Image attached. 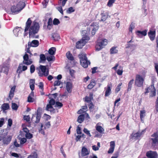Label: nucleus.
<instances>
[{
    "label": "nucleus",
    "mask_w": 158,
    "mask_h": 158,
    "mask_svg": "<svg viewBox=\"0 0 158 158\" xmlns=\"http://www.w3.org/2000/svg\"><path fill=\"white\" fill-rule=\"evenodd\" d=\"M9 69V67L3 64L0 66V73H3L7 75Z\"/></svg>",
    "instance_id": "obj_12"
},
{
    "label": "nucleus",
    "mask_w": 158,
    "mask_h": 158,
    "mask_svg": "<svg viewBox=\"0 0 158 158\" xmlns=\"http://www.w3.org/2000/svg\"><path fill=\"white\" fill-rule=\"evenodd\" d=\"M23 9V8H19L17 5L16 6L15 5L13 6L11 8V12L13 13H15V14H17L19 13V11Z\"/></svg>",
    "instance_id": "obj_17"
},
{
    "label": "nucleus",
    "mask_w": 158,
    "mask_h": 158,
    "mask_svg": "<svg viewBox=\"0 0 158 158\" xmlns=\"http://www.w3.org/2000/svg\"><path fill=\"white\" fill-rule=\"evenodd\" d=\"M146 111L145 110H143L140 111L139 114L141 120L142 122L143 121V119L144 117H145L146 115Z\"/></svg>",
    "instance_id": "obj_31"
},
{
    "label": "nucleus",
    "mask_w": 158,
    "mask_h": 158,
    "mask_svg": "<svg viewBox=\"0 0 158 158\" xmlns=\"http://www.w3.org/2000/svg\"><path fill=\"white\" fill-rule=\"evenodd\" d=\"M119 64L118 63L116 64L115 66L112 68V69H114L115 71H117V74L119 76L122 75L123 72V67L120 66H119V69L117 70V68Z\"/></svg>",
    "instance_id": "obj_10"
},
{
    "label": "nucleus",
    "mask_w": 158,
    "mask_h": 158,
    "mask_svg": "<svg viewBox=\"0 0 158 158\" xmlns=\"http://www.w3.org/2000/svg\"><path fill=\"white\" fill-rule=\"evenodd\" d=\"M60 23V21L58 19L55 18L53 20V23L54 25H57Z\"/></svg>",
    "instance_id": "obj_52"
},
{
    "label": "nucleus",
    "mask_w": 158,
    "mask_h": 158,
    "mask_svg": "<svg viewBox=\"0 0 158 158\" xmlns=\"http://www.w3.org/2000/svg\"><path fill=\"white\" fill-rule=\"evenodd\" d=\"M144 81V79L142 76L139 74L136 75L135 84L138 87H141L143 86Z\"/></svg>",
    "instance_id": "obj_6"
},
{
    "label": "nucleus",
    "mask_w": 158,
    "mask_h": 158,
    "mask_svg": "<svg viewBox=\"0 0 158 158\" xmlns=\"http://www.w3.org/2000/svg\"><path fill=\"white\" fill-rule=\"evenodd\" d=\"M40 70L38 72V74L40 77H42L43 76L45 77L47 76L49 74V70L47 69V68L45 66L40 65L39 66Z\"/></svg>",
    "instance_id": "obj_5"
},
{
    "label": "nucleus",
    "mask_w": 158,
    "mask_h": 158,
    "mask_svg": "<svg viewBox=\"0 0 158 158\" xmlns=\"http://www.w3.org/2000/svg\"><path fill=\"white\" fill-rule=\"evenodd\" d=\"M68 0H59L58 4L59 5H61L62 6H64L66 4Z\"/></svg>",
    "instance_id": "obj_46"
},
{
    "label": "nucleus",
    "mask_w": 158,
    "mask_h": 158,
    "mask_svg": "<svg viewBox=\"0 0 158 158\" xmlns=\"http://www.w3.org/2000/svg\"><path fill=\"white\" fill-rule=\"evenodd\" d=\"M52 37L55 41H57L60 38L59 35L55 33L52 34Z\"/></svg>",
    "instance_id": "obj_36"
},
{
    "label": "nucleus",
    "mask_w": 158,
    "mask_h": 158,
    "mask_svg": "<svg viewBox=\"0 0 158 158\" xmlns=\"http://www.w3.org/2000/svg\"><path fill=\"white\" fill-rule=\"evenodd\" d=\"M108 43V40L105 39L98 38L96 43L95 48L96 50L99 51L104 48Z\"/></svg>",
    "instance_id": "obj_1"
},
{
    "label": "nucleus",
    "mask_w": 158,
    "mask_h": 158,
    "mask_svg": "<svg viewBox=\"0 0 158 158\" xmlns=\"http://www.w3.org/2000/svg\"><path fill=\"white\" fill-rule=\"evenodd\" d=\"M37 155L36 153H34L29 156L27 158H37Z\"/></svg>",
    "instance_id": "obj_56"
},
{
    "label": "nucleus",
    "mask_w": 158,
    "mask_h": 158,
    "mask_svg": "<svg viewBox=\"0 0 158 158\" xmlns=\"http://www.w3.org/2000/svg\"><path fill=\"white\" fill-rule=\"evenodd\" d=\"M27 140V139L26 138H22L20 139V143L21 144H23L26 142Z\"/></svg>",
    "instance_id": "obj_63"
},
{
    "label": "nucleus",
    "mask_w": 158,
    "mask_h": 158,
    "mask_svg": "<svg viewBox=\"0 0 158 158\" xmlns=\"http://www.w3.org/2000/svg\"><path fill=\"white\" fill-rule=\"evenodd\" d=\"M23 64L27 65H30L32 63V61L31 59H29V56L28 54L26 53L23 56Z\"/></svg>",
    "instance_id": "obj_9"
},
{
    "label": "nucleus",
    "mask_w": 158,
    "mask_h": 158,
    "mask_svg": "<svg viewBox=\"0 0 158 158\" xmlns=\"http://www.w3.org/2000/svg\"><path fill=\"white\" fill-rule=\"evenodd\" d=\"M94 105L92 102H91L88 105V106L90 110H93L94 108Z\"/></svg>",
    "instance_id": "obj_53"
},
{
    "label": "nucleus",
    "mask_w": 158,
    "mask_h": 158,
    "mask_svg": "<svg viewBox=\"0 0 158 158\" xmlns=\"http://www.w3.org/2000/svg\"><path fill=\"white\" fill-rule=\"evenodd\" d=\"M41 117V114L37 111L36 114H33L31 118L32 121L33 123H38L40 122Z\"/></svg>",
    "instance_id": "obj_8"
},
{
    "label": "nucleus",
    "mask_w": 158,
    "mask_h": 158,
    "mask_svg": "<svg viewBox=\"0 0 158 158\" xmlns=\"http://www.w3.org/2000/svg\"><path fill=\"white\" fill-rule=\"evenodd\" d=\"M34 92L31 91L27 98V102H33L34 101Z\"/></svg>",
    "instance_id": "obj_26"
},
{
    "label": "nucleus",
    "mask_w": 158,
    "mask_h": 158,
    "mask_svg": "<svg viewBox=\"0 0 158 158\" xmlns=\"http://www.w3.org/2000/svg\"><path fill=\"white\" fill-rule=\"evenodd\" d=\"M87 108V106L86 105H85L82 106V109L79 110L77 113L78 114H80L85 112L86 111V110Z\"/></svg>",
    "instance_id": "obj_34"
},
{
    "label": "nucleus",
    "mask_w": 158,
    "mask_h": 158,
    "mask_svg": "<svg viewBox=\"0 0 158 158\" xmlns=\"http://www.w3.org/2000/svg\"><path fill=\"white\" fill-rule=\"evenodd\" d=\"M92 99L90 97H89L87 96H86L85 97V102H90V103L91 102V100Z\"/></svg>",
    "instance_id": "obj_64"
},
{
    "label": "nucleus",
    "mask_w": 158,
    "mask_h": 158,
    "mask_svg": "<svg viewBox=\"0 0 158 158\" xmlns=\"http://www.w3.org/2000/svg\"><path fill=\"white\" fill-rule=\"evenodd\" d=\"M85 118V114H81L78 116L77 119V121L79 123H81L84 121Z\"/></svg>",
    "instance_id": "obj_30"
},
{
    "label": "nucleus",
    "mask_w": 158,
    "mask_h": 158,
    "mask_svg": "<svg viewBox=\"0 0 158 158\" xmlns=\"http://www.w3.org/2000/svg\"><path fill=\"white\" fill-rule=\"evenodd\" d=\"M156 35L155 31H152L150 30L148 33V35L149 36L150 40L152 41L155 38Z\"/></svg>",
    "instance_id": "obj_20"
},
{
    "label": "nucleus",
    "mask_w": 158,
    "mask_h": 158,
    "mask_svg": "<svg viewBox=\"0 0 158 158\" xmlns=\"http://www.w3.org/2000/svg\"><path fill=\"white\" fill-rule=\"evenodd\" d=\"M28 44L31 47H36L39 45V42L37 40H33L31 42L29 41Z\"/></svg>",
    "instance_id": "obj_15"
},
{
    "label": "nucleus",
    "mask_w": 158,
    "mask_h": 158,
    "mask_svg": "<svg viewBox=\"0 0 158 158\" xmlns=\"http://www.w3.org/2000/svg\"><path fill=\"white\" fill-rule=\"evenodd\" d=\"M21 64H19V66L17 69V71H16L17 73H18V76H19L20 74H21V73H22L23 71L21 69Z\"/></svg>",
    "instance_id": "obj_43"
},
{
    "label": "nucleus",
    "mask_w": 158,
    "mask_h": 158,
    "mask_svg": "<svg viewBox=\"0 0 158 158\" xmlns=\"http://www.w3.org/2000/svg\"><path fill=\"white\" fill-rule=\"evenodd\" d=\"M61 83L62 82L60 81H56L54 82V86H59Z\"/></svg>",
    "instance_id": "obj_61"
},
{
    "label": "nucleus",
    "mask_w": 158,
    "mask_h": 158,
    "mask_svg": "<svg viewBox=\"0 0 158 158\" xmlns=\"http://www.w3.org/2000/svg\"><path fill=\"white\" fill-rule=\"evenodd\" d=\"M19 27H16L13 30V32L15 35L18 36V33L19 31L20 30L19 29Z\"/></svg>",
    "instance_id": "obj_44"
},
{
    "label": "nucleus",
    "mask_w": 158,
    "mask_h": 158,
    "mask_svg": "<svg viewBox=\"0 0 158 158\" xmlns=\"http://www.w3.org/2000/svg\"><path fill=\"white\" fill-rule=\"evenodd\" d=\"M112 84L111 83H108L106 87L105 88V97H108L110 95L111 93V89Z\"/></svg>",
    "instance_id": "obj_11"
},
{
    "label": "nucleus",
    "mask_w": 158,
    "mask_h": 158,
    "mask_svg": "<svg viewBox=\"0 0 158 158\" xmlns=\"http://www.w3.org/2000/svg\"><path fill=\"white\" fill-rule=\"evenodd\" d=\"M96 81L94 79H92L90 83L88 85L87 88L89 89H92L95 85Z\"/></svg>",
    "instance_id": "obj_28"
},
{
    "label": "nucleus",
    "mask_w": 158,
    "mask_h": 158,
    "mask_svg": "<svg viewBox=\"0 0 158 158\" xmlns=\"http://www.w3.org/2000/svg\"><path fill=\"white\" fill-rule=\"evenodd\" d=\"M83 131L87 135H88L89 137L91 136V135L89 131H88L87 129L86 128H84L83 129Z\"/></svg>",
    "instance_id": "obj_60"
},
{
    "label": "nucleus",
    "mask_w": 158,
    "mask_h": 158,
    "mask_svg": "<svg viewBox=\"0 0 158 158\" xmlns=\"http://www.w3.org/2000/svg\"><path fill=\"white\" fill-rule=\"evenodd\" d=\"M134 23L132 22L130 25L129 27V30L130 32H132V30L135 28Z\"/></svg>",
    "instance_id": "obj_48"
},
{
    "label": "nucleus",
    "mask_w": 158,
    "mask_h": 158,
    "mask_svg": "<svg viewBox=\"0 0 158 158\" xmlns=\"http://www.w3.org/2000/svg\"><path fill=\"white\" fill-rule=\"evenodd\" d=\"M75 11V10L72 7L69 8L67 10L66 12L69 14H70L72 12H74Z\"/></svg>",
    "instance_id": "obj_50"
},
{
    "label": "nucleus",
    "mask_w": 158,
    "mask_h": 158,
    "mask_svg": "<svg viewBox=\"0 0 158 158\" xmlns=\"http://www.w3.org/2000/svg\"><path fill=\"white\" fill-rule=\"evenodd\" d=\"M25 136L28 139H30L32 138L33 135L32 134H31L29 132L26 134Z\"/></svg>",
    "instance_id": "obj_57"
},
{
    "label": "nucleus",
    "mask_w": 158,
    "mask_h": 158,
    "mask_svg": "<svg viewBox=\"0 0 158 158\" xmlns=\"http://www.w3.org/2000/svg\"><path fill=\"white\" fill-rule=\"evenodd\" d=\"M16 86L14 85L11 89L9 93V98L11 100L13 98L15 91Z\"/></svg>",
    "instance_id": "obj_21"
},
{
    "label": "nucleus",
    "mask_w": 158,
    "mask_h": 158,
    "mask_svg": "<svg viewBox=\"0 0 158 158\" xmlns=\"http://www.w3.org/2000/svg\"><path fill=\"white\" fill-rule=\"evenodd\" d=\"M11 107L13 110H17L18 109V106L15 103H12Z\"/></svg>",
    "instance_id": "obj_49"
},
{
    "label": "nucleus",
    "mask_w": 158,
    "mask_h": 158,
    "mask_svg": "<svg viewBox=\"0 0 158 158\" xmlns=\"http://www.w3.org/2000/svg\"><path fill=\"white\" fill-rule=\"evenodd\" d=\"M52 19L50 18L48 20L47 28L48 29V30H50L52 27Z\"/></svg>",
    "instance_id": "obj_38"
},
{
    "label": "nucleus",
    "mask_w": 158,
    "mask_h": 158,
    "mask_svg": "<svg viewBox=\"0 0 158 158\" xmlns=\"http://www.w3.org/2000/svg\"><path fill=\"white\" fill-rule=\"evenodd\" d=\"M16 5L19 8H23V9L25 6V3L22 1H19Z\"/></svg>",
    "instance_id": "obj_40"
},
{
    "label": "nucleus",
    "mask_w": 158,
    "mask_h": 158,
    "mask_svg": "<svg viewBox=\"0 0 158 158\" xmlns=\"http://www.w3.org/2000/svg\"><path fill=\"white\" fill-rule=\"evenodd\" d=\"M145 91L144 92L145 94L150 93V97H154L156 95V89L155 88L153 84L152 85L145 89Z\"/></svg>",
    "instance_id": "obj_4"
},
{
    "label": "nucleus",
    "mask_w": 158,
    "mask_h": 158,
    "mask_svg": "<svg viewBox=\"0 0 158 158\" xmlns=\"http://www.w3.org/2000/svg\"><path fill=\"white\" fill-rule=\"evenodd\" d=\"M35 70V67L34 65L33 64L31 65V66L30 68V73H33L34 72Z\"/></svg>",
    "instance_id": "obj_59"
},
{
    "label": "nucleus",
    "mask_w": 158,
    "mask_h": 158,
    "mask_svg": "<svg viewBox=\"0 0 158 158\" xmlns=\"http://www.w3.org/2000/svg\"><path fill=\"white\" fill-rule=\"evenodd\" d=\"M45 110L47 111H50L51 112H54L55 109L53 107L52 105L47 104L46 106Z\"/></svg>",
    "instance_id": "obj_29"
},
{
    "label": "nucleus",
    "mask_w": 158,
    "mask_h": 158,
    "mask_svg": "<svg viewBox=\"0 0 158 158\" xmlns=\"http://www.w3.org/2000/svg\"><path fill=\"white\" fill-rule=\"evenodd\" d=\"M78 57L80 59V61L81 60H83L87 59L86 55L85 53L81 52L78 55Z\"/></svg>",
    "instance_id": "obj_33"
},
{
    "label": "nucleus",
    "mask_w": 158,
    "mask_h": 158,
    "mask_svg": "<svg viewBox=\"0 0 158 158\" xmlns=\"http://www.w3.org/2000/svg\"><path fill=\"white\" fill-rule=\"evenodd\" d=\"M31 23L32 21L30 18H28L26 23V27L24 29L25 32H26L29 29Z\"/></svg>",
    "instance_id": "obj_24"
},
{
    "label": "nucleus",
    "mask_w": 158,
    "mask_h": 158,
    "mask_svg": "<svg viewBox=\"0 0 158 158\" xmlns=\"http://www.w3.org/2000/svg\"><path fill=\"white\" fill-rule=\"evenodd\" d=\"M67 58L69 60L73 61L74 60V58L72 54L69 51H68L66 54Z\"/></svg>",
    "instance_id": "obj_32"
},
{
    "label": "nucleus",
    "mask_w": 158,
    "mask_h": 158,
    "mask_svg": "<svg viewBox=\"0 0 158 158\" xmlns=\"http://www.w3.org/2000/svg\"><path fill=\"white\" fill-rule=\"evenodd\" d=\"M122 85V83H120L118 84L117 86L116 87L115 89V92L116 93H118V91H119L121 89V86Z\"/></svg>",
    "instance_id": "obj_55"
},
{
    "label": "nucleus",
    "mask_w": 158,
    "mask_h": 158,
    "mask_svg": "<svg viewBox=\"0 0 158 158\" xmlns=\"http://www.w3.org/2000/svg\"><path fill=\"white\" fill-rule=\"evenodd\" d=\"M101 17V21L103 22L105 21L108 18V12L103 11L100 14Z\"/></svg>",
    "instance_id": "obj_18"
},
{
    "label": "nucleus",
    "mask_w": 158,
    "mask_h": 158,
    "mask_svg": "<svg viewBox=\"0 0 158 158\" xmlns=\"http://www.w3.org/2000/svg\"><path fill=\"white\" fill-rule=\"evenodd\" d=\"M39 25L38 23L33 22L32 25L29 29V35H30L37 33L39 29Z\"/></svg>",
    "instance_id": "obj_3"
},
{
    "label": "nucleus",
    "mask_w": 158,
    "mask_h": 158,
    "mask_svg": "<svg viewBox=\"0 0 158 158\" xmlns=\"http://www.w3.org/2000/svg\"><path fill=\"white\" fill-rule=\"evenodd\" d=\"M56 106L58 107L59 108H61L63 106V105L62 103L59 102H56Z\"/></svg>",
    "instance_id": "obj_58"
},
{
    "label": "nucleus",
    "mask_w": 158,
    "mask_h": 158,
    "mask_svg": "<svg viewBox=\"0 0 158 158\" xmlns=\"http://www.w3.org/2000/svg\"><path fill=\"white\" fill-rule=\"evenodd\" d=\"M118 52V50L116 49V47H112L110 50V53L111 54L116 53Z\"/></svg>",
    "instance_id": "obj_42"
},
{
    "label": "nucleus",
    "mask_w": 158,
    "mask_h": 158,
    "mask_svg": "<svg viewBox=\"0 0 158 158\" xmlns=\"http://www.w3.org/2000/svg\"><path fill=\"white\" fill-rule=\"evenodd\" d=\"M12 137L11 136H7L6 138H3V142L4 144H9L11 140Z\"/></svg>",
    "instance_id": "obj_27"
},
{
    "label": "nucleus",
    "mask_w": 158,
    "mask_h": 158,
    "mask_svg": "<svg viewBox=\"0 0 158 158\" xmlns=\"http://www.w3.org/2000/svg\"><path fill=\"white\" fill-rule=\"evenodd\" d=\"M95 127L96 130L100 133H102L104 131V129L101 126L97 125Z\"/></svg>",
    "instance_id": "obj_35"
},
{
    "label": "nucleus",
    "mask_w": 158,
    "mask_h": 158,
    "mask_svg": "<svg viewBox=\"0 0 158 158\" xmlns=\"http://www.w3.org/2000/svg\"><path fill=\"white\" fill-rule=\"evenodd\" d=\"M80 62L81 65L85 68H87L88 64H90V61L87 60V59L81 60Z\"/></svg>",
    "instance_id": "obj_19"
},
{
    "label": "nucleus",
    "mask_w": 158,
    "mask_h": 158,
    "mask_svg": "<svg viewBox=\"0 0 158 158\" xmlns=\"http://www.w3.org/2000/svg\"><path fill=\"white\" fill-rule=\"evenodd\" d=\"M56 103L55 99L53 98H51L49 101V103L48 104L53 106L55 105Z\"/></svg>",
    "instance_id": "obj_51"
},
{
    "label": "nucleus",
    "mask_w": 158,
    "mask_h": 158,
    "mask_svg": "<svg viewBox=\"0 0 158 158\" xmlns=\"http://www.w3.org/2000/svg\"><path fill=\"white\" fill-rule=\"evenodd\" d=\"M98 29V26H95L94 27L91 31V34L92 36H94L95 34L96 31Z\"/></svg>",
    "instance_id": "obj_45"
},
{
    "label": "nucleus",
    "mask_w": 158,
    "mask_h": 158,
    "mask_svg": "<svg viewBox=\"0 0 158 158\" xmlns=\"http://www.w3.org/2000/svg\"><path fill=\"white\" fill-rule=\"evenodd\" d=\"M66 87L67 92L69 93H71L72 89L73 88L72 83L69 81L67 82L66 83Z\"/></svg>",
    "instance_id": "obj_14"
},
{
    "label": "nucleus",
    "mask_w": 158,
    "mask_h": 158,
    "mask_svg": "<svg viewBox=\"0 0 158 158\" xmlns=\"http://www.w3.org/2000/svg\"><path fill=\"white\" fill-rule=\"evenodd\" d=\"M145 131L144 130H143L141 132L138 131L137 133L134 134H132L131 136L133 138L135 139H138L143 134V133Z\"/></svg>",
    "instance_id": "obj_22"
},
{
    "label": "nucleus",
    "mask_w": 158,
    "mask_h": 158,
    "mask_svg": "<svg viewBox=\"0 0 158 158\" xmlns=\"http://www.w3.org/2000/svg\"><path fill=\"white\" fill-rule=\"evenodd\" d=\"M147 156L149 158H156L157 156V152L150 151L146 153Z\"/></svg>",
    "instance_id": "obj_13"
},
{
    "label": "nucleus",
    "mask_w": 158,
    "mask_h": 158,
    "mask_svg": "<svg viewBox=\"0 0 158 158\" xmlns=\"http://www.w3.org/2000/svg\"><path fill=\"white\" fill-rule=\"evenodd\" d=\"M134 80L133 79H132L129 82L128 84V86L127 88V90L130 91L132 87V85L134 83Z\"/></svg>",
    "instance_id": "obj_39"
},
{
    "label": "nucleus",
    "mask_w": 158,
    "mask_h": 158,
    "mask_svg": "<svg viewBox=\"0 0 158 158\" xmlns=\"http://www.w3.org/2000/svg\"><path fill=\"white\" fill-rule=\"evenodd\" d=\"M89 39V37L87 36H85L83 37L80 40L76 43V48L78 49L82 48Z\"/></svg>",
    "instance_id": "obj_2"
},
{
    "label": "nucleus",
    "mask_w": 158,
    "mask_h": 158,
    "mask_svg": "<svg viewBox=\"0 0 158 158\" xmlns=\"http://www.w3.org/2000/svg\"><path fill=\"white\" fill-rule=\"evenodd\" d=\"M77 132V134H81V128L79 126H78L77 128L76 129Z\"/></svg>",
    "instance_id": "obj_62"
},
{
    "label": "nucleus",
    "mask_w": 158,
    "mask_h": 158,
    "mask_svg": "<svg viewBox=\"0 0 158 158\" xmlns=\"http://www.w3.org/2000/svg\"><path fill=\"white\" fill-rule=\"evenodd\" d=\"M90 151L85 147H83L81 150V156L83 157L89 154Z\"/></svg>",
    "instance_id": "obj_16"
},
{
    "label": "nucleus",
    "mask_w": 158,
    "mask_h": 158,
    "mask_svg": "<svg viewBox=\"0 0 158 158\" xmlns=\"http://www.w3.org/2000/svg\"><path fill=\"white\" fill-rule=\"evenodd\" d=\"M116 0H109L107 4V5L110 7L112 6L113 4L114 3Z\"/></svg>",
    "instance_id": "obj_54"
},
{
    "label": "nucleus",
    "mask_w": 158,
    "mask_h": 158,
    "mask_svg": "<svg viewBox=\"0 0 158 158\" xmlns=\"http://www.w3.org/2000/svg\"><path fill=\"white\" fill-rule=\"evenodd\" d=\"M115 147V142L114 141H112L110 142V147L108 151V153H112L114 150Z\"/></svg>",
    "instance_id": "obj_25"
},
{
    "label": "nucleus",
    "mask_w": 158,
    "mask_h": 158,
    "mask_svg": "<svg viewBox=\"0 0 158 158\" xmlns=\"http://www.w3.org/2000/svg\"><path fill=\"white\" fill-rule=\"evenodd\" d=\"M56 51V48L55 47H52L48 50V53L51 55L53 56L55 54Z\"/></svg>",
    "instance_id": "obj_37"
},
{
    "label": "nucleus",
    "mask_w": 158,
    "mask_h": 158,
    "mask_svg": "<svg viewBox=\"0 0 158 158\" xmlns=\"http://www.w3.org/2000/svg\"><path fill=\"white\" fill-rule=\"evenodd\" d=\"M151 136V140L152 141L151 143L152 146L154 147L158 143V133L157 132L154 133Z\"/></svg>",
    "instance_id": "obj_7"
},
{
    "label": "nucleus",
    "mask_w": 158,
    "mask_h": 158,
    "mask_svg": "<svg viewBox=\"0 0 158 158\" xmlns=\"http://www.w3.org/2000/svg\"><path fill=\"white\" fill-rule=\"evenodd\" d=\"M46 58L44 54H41L40 55V61L44 62L46 60Z\"/></svg>",
    "instance_id": "obj_47"
},
{
    "label": "nucleus",
    "mask_w": 158,
    "mask_h": 158,
    "mask_svg": "<svg viewBox=\"0 0 158 158\" xmlns=\"http://www.w3.org/2000/svg\"><path fill=\"white\" fill-rule=\"evenodd\" d=\"M9 105L7 103H4L2 106V109L3 110H8L9 109Z\"/></svg>",
    "instance_id": "obj_41"
},
{
    "label": "nucleus",
    "mask_w": 158,
    "mask_h": 158,
    "mask_svg": "<svg viewBox=\"0 0 158 158\" xmlns=\"http://www.w3.org/2000/svg\"><path fill=\"white\" fill-rule=\"evenodd\" d=\"M147 31L146 30H144L142 31L138 30L135 32V33L139 37L145 36L147 34Z\"/></svg>",
    "instance_id": "obj_23"
}]
</instances>
